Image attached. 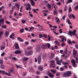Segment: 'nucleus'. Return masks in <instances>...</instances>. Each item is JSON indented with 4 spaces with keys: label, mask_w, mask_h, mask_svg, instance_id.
Instances as JSON below:
<instances>
[{
    "label": "nucleus",
    "mask_w": 78,
    "mask_h": 78,
    "mask_svg": "<svg viewBox=\"0 0 78 78\" xmlns=\"http://www.w3.org/2000/svg\"><path fill=\"white\" fill-rule=\"evenodd\" d=\"M59 75H60V73H57L56 74V76H59Z\"/></svg>",
    "instance_id": "obj_59"
},
{
    "label": "nucleus",
    "mask_w": 78,
    "mask_h": 78,
    "mask_svg": "<svg viewBox=\"0 0 78 78\" xmlns=\"http://www.w3.org/2000/svg\"><path fill=\"white\" fill-rule=\"evenodd\" d=\"M50 71L52 73L55 74L56 72V71L55 70H51Z\"/></svg>",
    "instance_id": "obj_21"
},
{
    "label": "nucleus",
    "mask_w": 78,
    "mask_h": 78,
    "mask_svg": "<svg viewBox=\"0 0 78 78\" xmlns=\"http://www.w3.org/2000/svg\"><path fill=\"white\" fill-rule=\"evenodd\" d=\"M71 17H72V18H73L74 19H75V15H74L73 14H72L71 15Z\"/></svg>",
    "instance_id": "obj_40"
},
{
    "label": "nucleus",
    "mask_w": 78,
    "mask_h": 78,
    "mask_svg": "<svg viewBox=\"0 0 78 78\" xmlns=\"http://www.w3.org/2000/svg\"><path fill=\"white\" fill-rule=\"evenodd\" d=\"M47 58V55H43V59H45Z\"/></svg>",
    "instance_id": "obj_41"
},
{
    "label": "nucleus",
    "mask_w": 78,
    "mask_h": 78,
    "mask_svg": "<svg viewBox=\"0 0 78 78\" xmlns=\"http://www.w3.org/2000/svg\"><path fill=\"white\" fill-rule=\"evenodd\" d=\"M73 1L72 0H69L68 2V3H71V2H72Z\"/></svg>",
    "instance_id": "obj_57"
},
{
    "label": "nucleus",
    "mask_w": 78,
    "mask_h": 78,
    "mask_svg": "<svg viewBox=\"0 0 78 78\" xmlns=\"http://www.w3.org/2000/svg\"><path fill=\"white\" fill-rule=\"evenodd\" d=\"M4 19L2 18L0 20V27H1V25H3L4 23Z\"/></svg>",
    "instance_id": "obj_4"
},
{
    "label": "nucleus",
    "mask_w": 78,
    "mask_h": 78,
    "mask_svg": "<svg viewBox=\"0 0 78 78\" xmlns=\"http://www.w3.org/2000/svg\"><path fill=\"white\" fill-rule=\"evenodd\" d=\"M76 33V30L74 29V30H73V31H69V33L68 34L69 35H70L71 36H72V33Z\"/></svg>",
    "instance_id": "obj_3"
},
{
    "label": "nucleus",
    "mask_w": 78,
    "mask_h": 78,
    "mask_svg": "<svg viewBox=\"0 0 78 78\" xmlns=\"http://www.w3.org/2000/svg\"><path fill=\"white\" fill-rule=\"evenodd\" d=\"M28 59H29V58L27 57H24L23 58V60L24 61H28Z\"/></svg>",
    "instance_id": "obj_17"
},
{
    "label": "nucleus",
    "mask_w": 78,
    "mask_h": 78,
    "mask_svg": "<svg viewBox=\"0 0 78 78\" xmlns=\"http://www.w3.org/2000/svg\"><path fill=\"white\" fill-rule=\"evenodd\" d=\"M75 9H78V5L76 6V7H75Z\"/></svg>",
    "instance_id": "obj_63"
},
{
    "label": "nucleus",
    "mask_w": 78,
    "mask_h": 78,
    "mask_svg": "<svg viewBox=\"0 0 78 78\" xmlns=\"http://www.w3.org/2000/svg\"><path fill=\"white\" fill-rule=\"evenodd\" d=\"M72 65L74 67H76V63H73Z\"/></svg>",
    "instance_id": "obj_39"
},
{
    "label": "nucleus",
    "mask_w": 78,
    "mask_h": 78,
    "mask_svg": "<svg viewBox=\"0 0 78 78\" xmlns=\"http://www.w3.org/2000/svg\"><path fill=\"white\" fill-rule=\"evenodd\" d=\"M32 48V47L31 46H28L27 48V50H31Z\"/></svg>",
    "instance_id": "obj_33"
},
{
    "label": "nucleus",
    "mask_w": 78,
    "mask_h": 78,
    "mask_svg": "<svg viewBox=\"0 0 78 78\" xmlns=\"http://www.w3.org/2000/svg\"><path fill=\"white\" fill-rule=\"evenodd\" d=\"M25 54L26 56H30V55H32L33 52L31 51H27L25 52Z\"/></svg>",
    "instance_id": "obj_2"
},
{
    "label": "nucleus",
    "mask_w": 78,
    "mask_h": 78,
    "mask_svg": "<svg viewBox=\"0 0 78 78\" xmlns=\"http://www.w3.org/2000/svg\"><path fill=\"white\" fill-rule=\"evenodd\" d=\"M14 53L15 54H16V55H19V54H20V53H21L22 51L20 50L16 51Z\"/></svg>",
    "instance_id": "obj_7"
},
{
    "label": "nucleus",
    "mask_w": 78,
    "mask_h": 78,
    "mask_svg": "<svg viewBox=\"0 0 78 78\" xmlns=\"http://www.w3.org/2000/svg\"><path fill=\"white\" fill-rule=\"evenodd\" d=\"M53 13L55 15H57V11L56 10H54Z\"/></svg>",
    "instance_id": "obj_35"
},
{
    "label": "nucleus",
    "mask_w": 78,
    "mask_h": 78,
    "mask_svg": "<svg viewBox=\"0 0 78 78\" xmlns=\"http://www.w3.org/2000/svg\"><path fill=\"white\" fill-rule=\"evenodd\" d=\"M19 31L20 33H23L24 32V30L23 29H20Z\"/></svg>",
    "instance_id": "obj_22"
},
{
    "label": "nucleus",
    "mask_w": 78,
    "mask_h": 78,
    "mask_svg": "<svg viewBox=\"0 0 78 78\" xmlns=\"http://www.w3.org/2000/svg\"><path fill=\"white\" fill-rule=\"evenodd\" d=\"M41 47L39 46H37L36 49V51L38 52L39 51L41 50Z\"/></svg>",
    "instance_id": "obj_11"
},
{
    "label": "nucleus",
    "mask_w": 78,
    "mask_h": 78,
    "mask_svg": "<svg viewBox=\"0 0 78 78\" xmlns=\"http://www.w3.org/2000/svg\"><path fill=\"white\" fill-rule=\"evenodd\" d=\"M21 21L23 23H26V21L24 20H22Z\"/></svg>",
    "instance_id": "obj_43"
},
{
    "label": "nucleus",
    "mask_w": 78,
    "mask_h": 78,
    "mask_svg": "<svg viewBox=\"0 0 78 78\" xmlns=\"http://www.w3.org/2000/svg\"><path fill=\"white\" fill-rule=\"evenodd\" d=\"M15 45L16 49H19V44L17 43H15Z\"/></svg>",
    "instance_id": "obj_10"
},
{
    "label": "nucleus",
    "mask_w": 78,
    "mask_h": 78,
    "mask_svg": "<svg viewBox=\"0 0 78 78\" xmlns=\"http://www.w3.org/2000/svg\"><path fill=\"white\" fill-rule=\"evenodd\" d=\"M62 63L63 65H69V62H64L63 61L62 62Z\"/></svg>",
    "instance_id": "obj_18"
},
{
    "label": "nucleus",
    "mask_w": 78,
    "mask_h": 78,
    "mask_svg": "<svg viewBox=\"0 0 78 78\" xmlns=\"http://www.w3.org/2000/svg\"><path fill=\"white\" fill-rule=\"evenodd\" d=\"M73 55H76L77 53V51L75 49H73Z\"/></svg>",
    "instance_id": "obj_15"
},
{
    "label": "nucleus",
    "mask_w": 78,
    "mask_h": 78,
    "mask_svg": "<svg viewBox=\"0 0 78 78\" xmlns=\"http://www.w3.org/2000/svg\"><path fill=\"white\" fill-rule=\"evenodd\" d=\"M5 55V52H3L1 54V56H2V57H3L4 56V55Z\"/></svg>",
    "instance_id": "obj_42"
},
{
    "label": "nucleus",
    "mask_w": 78,
    "mask_h": 78,
    "mask_svg": "<svg viewBox=\"0 0 78 78\" xmlns=\"http://www.w3.org/2000/svg\"><path fill=\"white\" fill-rule=\"evenodd\" d=\"M9 71L12 73H15V70L13 69H9Z\"/></svg>",
    "instance_id": "obj_16"
},
{
    "label": "nucleus",
    "mask_w": 78,
    "mask_h": 78,
    "mask_svg": "<svg viewBox=\"0 0 78 78\" xmlns=\"http://www.w3.org/2000/svg\"><path fill=\"white\" fill-rule=\"evenodd\" d=\"M27 75V73L25 72L24 73V74L22 75V76H26V75Z\"/></svg>",
    "instance_id": "obj_45"
},
{
    "label": "nucleus",
    "mask_w": 78,
    "mask_h": 78,
    "mask_svg": "<svg viewBox=\"0 0 78 78\" xmlns=\"http://www.w3.org/2000/svg\"><path fill=\"white\" fill-rule=\"evenodd\" d=\"M55 21L57 23H59L61 22V21L59 20V18L58 17L55 18Z\"/></svg>",
    "instance_id": "obj_9"
},
{
    "label": "nucleus",
    "mask_w": 78,
    "mask_h": 78,
    "mask_svg": "<svg viewBox=\"0 0 78 78\" xmlns=\"http://www.w3.org/2000/svg\"><path fill=\"white\" fill-rule=\"evenodd\" d=\"M1 67L2 69H5V66H4L3 65H1Z\"/></svg>",
    "instance_id": "obj_61"
},
{
    "label": "nucleus",
    "mask_w": 78,
    "mask_h": 78,
    "mask_svg": "<svg viewBox=\"0 0 78 78\" xmlns=\"http://www.w3.org/2000/svg\"><path fill=\"white\" fill-rule=\"evenodd\" d=\"M51 56L49 57V59L50 60L52 59L53 58L55 57V54L53 53H51Z\"/></svg>",
    "instance_id": "obj_6"
},
{
    "label": "nucleus",
    "mask_w": 78,
    "mask_h": 78,
    "mask_svg": "<svg viewBox=\"0 0 78 78\" xmlns=\"http://www.w3.org/2000/svg\"><path fill=\"white\" fill-rule=\"evenodd\" d=\"M47 45L48 48H50V44L48 43V44Z\"/></svg>",
    "instance_id": "obj_52"
},
{
    "label": "nucleus",
    "mask_w": 78,
    "mask_h": 78,
    "mask_svg": "<svg viewBox=\"0 0 78 78\" xmlns=\"http://www.w3.org/2000/svg\"><path fill=\"white\" fill-rule=\"evenodd\" d=\"M9 35V32L8 31H6L5 33V36L7 37Z\"/></svg>",
    "instance_id": "obj_19"
},
{
    "label": "nucleus",
    "mask_w": 78,
    "mask_h": 78,
    "mask_svg": "<svg viewBox=\"0 0 78 78\" xmlns=\"http://www.w3.org/2000/svg\"><path fill=\"white\" fill-rule=\"evenodd\" d=\"M67 22H68V23L69 25H72V23L70 22V20H69V19H68L67 20Z\"/></svg>",
    "instance_id": "obj_27"
},
{
    "label": "nucleus",
    "mask_w": 78,
    "mask_h": 78,
    "mask_svg": "<svg viewBox=\"0 0 78 78\" xmlns=\"http://www.w3.org/2000/svg\"><path fill=\"white\" fill-rule=\"evenodd\" d=\"M38 68L39 70L40 71H42V70H43V67H42V66H39Z\"/></svg>",
    "instance_id": "obj_13"
},
{
    "label": "nucleus",
    "mask_w": 78,
    "mask_h": 78,
    "mask_svg": "<svg viewBox=\"0 0 78 78\" xmlns=\"http://www.w3.org/2000/svg\"><path fill=\"white\" fill-rule=\"evenodd\" d=\"M71 62L73 64H74L76 63V62L75 59H73L71 60Z\"/></svg>",
    "instance_id": "obj_26"
},
{
    "label": "nucleus",
    "mask_w": 78,
    "mask_h": 78,
    "mask_svg": "<svg viewBox=\"0 0 78 78\" xmlns=\"http://www.w3.org/2000/svg\"><path fill=\"white\" fill-rule=\"evenodd\" d=\"M17 39L18 40H19L20 42H23V40H22V39H21L20 37H18L17 38Z\"/></svg>",
    "instance_id": "obj_25"
},
{
    "label": "nucleus",
    "mask_w": 78,
    "mask_h": 78,
    "mask_svg": "<svg viewBox=\"0 0 78 78\" xmlns=\"http://www.w3.org/2000/svg\"><path fill=\"white\" fill-rule=\"evenodd\" d=\"M5 48V46H2L1 47V50H3V49Z\"/></svg>",
    "instance_id": "obj_30"
},
{
    "label": "nucleus",
    "mask_w": 78,
    "mask_h": 78,
    "mask_svg": "<svg viewBox=\"0 0 78 78\" xmlns=\"http://www.w3.org/2000/svg\"><path fill=\"white\" fill-rule=\"evenodd\" d=\"M59 38L62 40L59 39L60 42H64V38L62 37V36H61L59 37Z\"/></svg>",
    "instance_id": "obj_5"
},
{
    "label": "nucleus",
    "mask_w": 78,
    "mask_h": 78,
    "mask_svg": "<svg viewBox=\"0 0 78 78\" xmlns=\"http://www.w3.org/2000/svg\"><path fill=\"white\" fill-rule=\"evenodd\" d=\"M72 75L71 71H68L67 73H65L63 74L62 76L63 77H68Z\"/></svg>",
    "instance_id": "obj_1"
},
{
    "label": "nucleus",
    "mask_w": 78,
    "mask_h": 78,
    "mask_svg": "<svg viewBox=\"0 0 78 78\" xmlns=\"http://www.w3.org/2000/svg\"><path fill=\"white\" fill-rule=\"evenodd\" d=\"M75 47L76 49H78V45H75Z\"/></svg>",
    "instance_id": "obj_64"
},
{
    "label": "nucleus",
    "mask_w": 78,
    "mask_h": 78,
    "mask_svg": "<svg viewBox=\"0 0 78 78\" xmlns=\"http://www.w3.org/2000/svg\"><path fill=\"white\" fill-rule=\"evenodd\" d=\"M55 60L56 61H59V58H58V57H57L55 58Z\"/></svg>",
    "instance_id": "obj_51"
},
{
    "label": "nucleus",
    "mask_w": 78,
    "mask_h": 78,
    "mask_svg": "<svg viewBox=\"0 0 78 78\" xmlns=\"http://www.w3.org/2000/svg\"><path fill=\"white\" fill-rule=\"evenodd\" d=\"M74 58H75V60L77 63H78V58L76 57V58L74 57Z\"/></svg>",
    "instance_id": "obj_34"
},
{
    "label": "nucleus",
    "mask_w": 78,
    "mask_h": 78,
    "mask_svg": "<svg viewBox=\"0 0 78 78\" xmlns=\"http://www.w3.org/2000/svg\"><path fill=\"white\" fill-rule=\"evenodd\" d=\"M62 30L61 29H60V30L59 31L60 33H62Z\"/></svg>",
    "instance_id": "obj_62"
},
{
    "label": "nucleus",
    "mask_w": 78,
    "mask_h": 78,
    "mask_svg": "<svg viewBox=\"0 0 78 78\" xmlns=\"http://www.w3.org/2000/svg\"><path fill=\"white\" fill-rule=\"evenodd\" d=\"M69 12H72V8L71 7L69 8Z\"/></svg>",
    "instance_id": "obj_60"
},
{
    "label": "nucleus",
    "mask_w": 78,
    "mask_h": 78,
    "mask_svg": "<svg viewBox=\"0 0 78 78\" xmlns=\"http://www.w3.org/2000/svg\"><path fill=\"white\" fill-rule=\"evenodd\" d=\"M31 5L32 6H34V5H35V2L33 1V0H31V1H30Z\"/></svg>",
    "instance_id": "obj_14"
},
{
    "label": "nucleus",
    "mask_w": 78,
    "mask_h": 78,
    "mask_svg": "<svg viewBox=\"0 0 78 78\" xmlns=\"http://www.w3.org/2000/svg\"><path fill=\"white\" fill-rule=\"evenodd\" d=\"M60 71H63L64 70V69L63 68V67H62L60 69Z\"/></svg>",
    "instance_id": "obj_53"
},
{
    "label": "nucleus",
    "mask_w": 78,
    "mask_h": 78,
    "mask_svg": "<svg viewBox=\"0 0 78 78\" xmlns=\"http://www.w3.org/2000/svg\"><path fill=\"white\" fill-rule=\"evenodd\" d=\"M43 37H44L45 38H46L47 37V35L45 34H43Z\"/></svg>",
    "instance_id": "obj_46"
},
{
    "label": "nucleus",
    "mask_w": 78,
    "mask_h": 78,
    "mask_svg": "<svg viewBox=\"0 0 78 78\" xmlns=\"http://www.w3.org/2000/svg\"><path fill=\"white\" fill-rule=\"evenodd\" d=\"M48 75L49 76L50 78H53L54 76L52 74V73H51V72H49V73H48Z\"/></svg>",
    "instance_id": "obj_12"
},
{
    "label": "nucleus",
    "mask_w": 78,
    "mask_h": 78,
    "mask_svg": "<svg viewBox=\"0 0 78 78\" xmlns=\"http://www.w3.org/2000/svg\"><path fill=\"white\" fill-rule=\"evenodd\" d=\"M55 44H56L57 45H59V42H58V41H55Z\"/></svg>",
    "instance_id": "obj_50"
},
{
    "label": "nucleus",
    "mask_w": 78,
    "mask_h": 78,
    "mask_svg": "<svg viewBox=\"0 0 78 78\" xmlns=\"http://www.w3.org/2000/svg\"><path fill=\"white\" fill-rule=\"evenodd\" d=\"M48 40L49 41H50V39H51V37L50 36V35H48Z\"/></svg>",
    "instance_id": "obj_36"
},
{
    "label": "nucleus",
    "mask_w": 78,
    "mask_h": 78,
    "mask_svg": "<svg viewBox=\"0 0 78 78\" xmlns=\"http://www.w3.org/2000/svg\"><path fill=\"white\" fill-rule=\"evenodd\" d=\"M50 62H51V63H52V64H55V61L54 60H51L50 61Z\"/></svg>",
    "instance_id": "obj_32"
},
{
    "label": "nucleus",
    "mask_w": 78,
    "mask_h": 78,
    "mask_svg": "<svg viewBox=\"0 0 78 78\" xmlns=\"http://www.w3.org/2000/svg\"><path fill=\"white\" fill-rule=\"evenodd\" d=\"M37 61L38 64H40L41 62V57L40 56H38L37 57Z\"/></svg>",
    "instance_id": "obj_8"
},
{
    "label": "nucleus",
    "mask_w": 78,
    "mask_h": 78,
    "mask_svg": "<svg viewBox=\"0 0 78 78\" xmlns=\"http://www.w3.org/2000/svg\"><path fill=\"white\" fill-rule=\"evenodd\" d=\"M50 66L51 68H54L55 67V66H54V64H52L50 65Z\"/></svg>",
    "instance_id": "obj_31"
},
{
    "label": "nucleus",
    "mask_w": 78,
    "mask_h": 78,
    "mask_svg": "<svg viewBox=\"0 0 78 78\" xmlns=\"http://www.w3.org/2000/svg\"><path fill=\"white\" fill-rule=\"evenodd\" d=\"M53 33L55 34V35H58L59 34V33H56V31L53 30Z\"/></svg>",
    "instance_id": "obj_38"
},
{
    "label": "nucleus",
    "mask_w": 78,
    "mask_h": 78,
    "mask_svg": "<svg viewBox=\"0 0 78 78\" xmlns=\"http://www.w3.org/2000/svg\"><path fill=\"white\" fill-rule=\"evenodd\" d=\"M6 75H8V76H11V72H9L8 73L6 72L5 73Z\"/></svg>",
    "instance_id": "obj_29"
},
{
    "label": "nucleus",
    "mask_w": 78,
    "mask_h": 78,
    "mask_svg": "<svg viewBox=\"0 0 78 78\" xmlns=\"http://www.w3.org/2000/svg\"><path fill=\"white\" fill-rule=\"evenodd\" d=\"M3 34V32H0V37L2 36V35Z\"/></svg>",
    "instance_id": "obj_58"
},
{
    "label": "nucleus",
    "mask_w": 78,
    "mask_h": 78,
    "mask_svg": "<svg viewBox=\"0 0 78 78\" xmlns=\"http://www.w3.org/2000/svg\"><path fill=\"white\" fill-rule=\"evenodd\" d=\"M7 27V26H6V25H2V26L1 28H2L5 29V28H6Z\"/></svg>",
    "instance_id": "obj_24"
},
{
    "label": "nucleus",
    "mask_w": 78,
    "mask_h": 78,
    "mask_svg": "<svg viewBox=\"0 0 78 78\" xmlns=\"http://www.w3.org/2000/svg\"><path fill=\"white\" fill-rule=\"evenodd\" d=\"M3 64V61L1 60H0V64L2 65Z\"/></svg>",
    "instance_id": "obj_54"
},
{
    "label": "nucleus",
    "mask_w": 78,
    "mask_h": 78,
    "mask_svg": "<svg viewBox=\"0 0 78 78\" xmlns=\"http://www.w3.org/2000/svg\"><path fill=\"white\" fill-rule=\"evenodd\" d=\"M68 43L69 44H72V42L70 40H69L68 41Z\"/></svg>",
    "instance_id": "obj_48"
},
{
    "label": "nucleus",
    "mask_w": 78,
    "mask_h": 78,
    "mask_svg": "<svg viewBox=\"0 0 78 78\" xmlns=\"http://www.w3.org/2000/svg\"><path fill=\"white\" fill-rule=\"evenodd\" d=\"M14 7H13L12 8V10H10V12H13V11H14Z\"/></svg>",
    "instance_id": "obj_47"
},
{
    "label": "nucleus",
    "mask_w": 78,
    "mask_h": 78,
    "mask_svg": "<svg viewBox=\"0 0 78 78\" xmlns=\"http://www.w3.org/2000/svg\"><path fill=\"white\" fill-rule=\"evenodd\" d=\"M16 8H17V9H19L20 8V5L18 4H16Z\"/></svg>",
    "instance_id": "obj_28"
},
{
    "label": "nucleus",
    "mask_w": 78,
    "mask_h": 78,
    "mask_svg": "<svg viewBox=\"0 0 78 78\" xmlns=\"http://www.w3.org/2000/svg\"><path fill=\"white\" fill-rule=\"evenodd\" d=\"M16 66L17 68H22V67H20V65H16Z\"/></svg>",
    "instance_id": "obj_44"
},
{
    "label": "nucleus",
    "mask_w": 78,
    "mask_h": 78,
    "mask_svg": "<svg viewBox=\"0 0 78 78\" xmlns=\"http://www.w3.org/2000/svg\"><path fill=\"white\" fill-rule=\"evenodd\" d=\"M41 48L42 49L45 50V49H46V48H47V46L46 45H43L41 47Z\"/></svg>",
    "instance_id": "obj_20"
},
{
    "label": "nucleus",
    "mask_w": 78,
    "mask_h": 78,
    "mask_svg": "<svg viewBox=\"0 0 78 78\" xmlns=\"http://www.w3.org/2000/svg\"><path fill=\"white\" fill-rule=\"evenodd\" d=\"M57 64H58V65H59L60 66H61V63L59 61H57Z\"/></svg>",
    "instance_id": "obj_37"
},
{
    "label": "nucleus",
    "mask_w": 78,
    "mask_h": 78,
    "mask_svg": "<svg viewBox=\"0 0 78 78\" xmlns=\"http://www.w3.org/2000/svg\"><path fill=\"white\" fill-rule=\"evenodd\" d=\"M47 6L48 8H49L50 9H51V5H50V4H48L47 5Z\"/></svg>",
    "instance_id": "obj_23"
},
{
    "label": "nucleus",
    "mask_w": 78,
    "mask_h": 78,
    "mask_svg": "<svg viewBox=\"0 0 78 78\" xmlns=\"http://www.w3.org/2000/svg\"><path fill=\"white\" fill-rule=\"evenodd\" d=\"M2 74L5 75V74H6V73H5V72L4 71H2Z\"/></svg>",
    "instance_id": "obj_56"
},
{
    "label": "nucleus",
    "mask_w": 78,
    "mask_h": 78,
    "mask_svg": "<svg viewBox=\"0 0 78 78\" xmlns=\"http://www.w3.org/2000/svg\"><path fill=\"white\" fill-rule=\"evenodd\" d=\"M4 8H5V6H2L0 8V11H2V9Z\"/></svg>",
    "instance_id": "obj_55"
},
{
    "label": "nucleus",
    "mask_w": 78,
    "mask_h": 78,
    "mask_svg": "<svg viewBox=\"0 0 78 78\" xmlns=\"http://www.w3.org/2000/svg\"><path fill=\"white\" fill-rule=\"evenodd\" d=\"M5 22L6 23H7V24H10V22L8 21H5Z\"/></svg>",
    "instance_id": "obj_49"
}]
</instances>
